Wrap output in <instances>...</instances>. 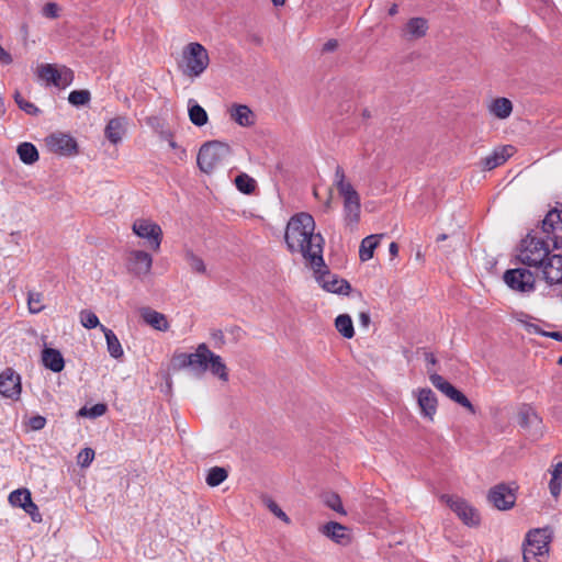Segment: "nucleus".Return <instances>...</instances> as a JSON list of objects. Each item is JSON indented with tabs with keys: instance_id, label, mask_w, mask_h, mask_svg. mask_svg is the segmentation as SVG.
Here are the masks:
<instances>
[{
	"instance_id": "23",
	"label": "nucleus",
	"mask_w": 562,
	"mask_h": 562,
	"mask_svg": "<svg viewBox=\"0 0 562 562\" xmlns=\"http://www.w3.org/2000/svg\"><path fill=\"white\" fill-rule=\"evenodd\" d=\"M142 318L144 322L148 325H150L153 328L160 330V331H167L169 328V323L166 318V316L155 310H151L149 307L142 308L140 311Z\"/></svg>"
},
{
	"instance_id": "62",
	"label": "nucleus",
	"mask_w": 562,
	"mask_h": 562,
	"mask_svg": "<svg viewBox=\"0 0 562 562\" xmlns=\"http://www.w3.org/2000/svg\"><path fill=\"white\" fill-rule=\"evenodd\" d=\"M389 251H390L392 257L397 256V254H398V245L396 243L392 241L390 244Z\"/></svg>"
},
{
	"instance_id": "32",
	"label": "nucleus",
	"mask_w": 562,
	"mask_h": 562,
	"mask_svg": "<svg viewBox=\"0 0 562 562\" xmlns=\"http://www.w3.org/2000/svg\"><path fill=\"white\" fill-rule=\"evenodd\" d=\"M207 370H210L212 372V374L217 376L221 381H224V382L228 381L227 367L224 363L221 356L215 355L213 352V356H211V358L209 360V369Z\"/></svg>"
},
{
	"instance_id": "61",
	"label": "nucleus",
	"mask_w": 562,
	"mask_h": 562,
	"mask_svg": "<svg viewBox=\"0 0 562 562\" xmlns=\"http://www.w3.org/2000/svg\"><path fill=\"white\" fill-rule=\"evenodd\" d=\"M527 330L529 333H535V334H539L542 336V333H546L544 330H542L538 325H535V324H527Z\"/></svg>"
},
{
	"instance_id": "22",
	"label": "nucleus",
	"mask_w": 562,
	"mask_h": 562,
	"mask_svg": "<svg viewBox=\"0 0 562 562\" xmlns=\"http://www.w3.org/2000/svg\"><path fill=\"white\" fill-rule=\"evenodd\" d=\"M42 362L45 368L55 373L63 371L65 361L59 350L53 348H45L42 351Z\"/></svg>"
},
{
	"instance_id": "10",
	"label": "nucleus",
	"mask_w": 562,
	"mask_h": 562,
	"mask_svg": "<svg viewBox=\"0 0 562 562\" xmlns=\"http://www.w3.org/2000/svg\"><path fill=\"white\" fill-rule=\"evenodd\" d=\"M48 149L60 156H75L78 154L76 139L65 133H53L46 138Z\"/></svg>"
},
{
	"instance_id": "42",
	"label": "nucleus",
	"mask_w": 562,
	"mask_h": 562,
	"mask_svg": "<svg viewBox=\"0 0 562 562\" xmlns=\"http://www.w3.org/2000/svg\"><path fill=\"white\" fill-rule=\"evenodd\" d=\"M14 101L29 115H37L41 112L34 103L26 101L18 91L14 93Z\"/></svg>"
},
{
	"instance_id": "64",
	"label": "nucleus",
	"mask_w": 562,
	"mask_h": 562,
	"mask_svg": "<svg viewBox=\"0 0 562 562\" xmlns=\"http://www.w3.org/2000/svg\"><path fill=\"white\" fill-rule=\"evenodd\" d=\"M397 12H398L397 4H395V3H394V4L389 9V14H390V15H395V14H397Z\"/></svg>"
},
{
	"instance_id": "3",
	"label": "nucleus",
	"mask_w": 562,
	"mask_h": 562,
	"mask_svg": "<svg viewBox=\"0 0 562 562\" xmlns=\"http://www.w3.org/2000/svg\"><path fill=\"white\" fill-rule=\"evenodd\" d=\"M334 186L344 200V215L347 226L356 227L360 221V195L353 186L346 179L345 170L337 165L334 175Z\"/></svg>"
},
{
	"instance_id": "48",
	"label": "nucleus",
	"mask_w": 562,
	"mask_h": 562,
	"mask_svg": "<svg viewBox=\"0 0 562 562\" xmlns=\"http://www.w3.org/2000/svg\"><path fill=\"white\" fill-rule=\"evenodd\" d=\"M266 505L269 508V510L283 522L288 525L291 524V519L289 518V516L279 507V505L274 501L268 499L266 502Z\"/></svg>"
},
{
	"instance_id": "28",
	"label": "nucleus",
	"mask_w": 562,
	"mask_h": 562,
	"mask_svg": "<svg viewBox=\"0 0 562 562\" xmlns=\"http://www.w3.org/2000/svg\"><path fill=\"white\" fill-rule=\"evenodd\" d=\"M518 424L525 429L539 426L541 419L535 409L528 405L522 406L518 412Z\"/></svg>"
},
{
	"instance_id": "53",
	"label": "nucleus",
	"mask_w": 562,
	"mask_h": 562,
	"mask_svg": "<svg viewBox=\"0 0 562 562\" xmlns=\"http://www.w3.org/2000/svg\"><path fill=\"white\" fill-rule=\"evenodd\" d=\"M59 8L56 3L54 2H48L46 3L43 9H42V13L44 16L48 18V19H56L58 18L59 15Z\"/></svg>"
},
{
	"instance_id": "44",
	"label": "nucleus",
	"mask_w": 562,
	"mask_h": 562,
	"mask_svg": "<svg viewBox=\"0 0 562 562\" xmlns=\"http://www.w3.org/2000/svg\"><path fill=\"white\" fill-rule=\"evenodd\" d=\"M43 295L38 292H29L27 305L32 314H37L43 311L44 305L42 304Z\"/></svg>"
},
{
	"instance_id": "8",
	"label": "nucleus",
	"mask_w": 562,
	"mask_h": 562,
	"mask_svg": "<svg viewBox=\"0 0 562 562\" xmlns=\"http://www.w3.org/2000/svg\"><path fill=\"white\" fill-rule=\"evenodd\" d=\"M503 279L505 283L515 291L525 293L535 290L536 279L533 273L528 269H509L504 273Z\"/></svg>"
},
{
	"instance_id": "17",
	"label": "nucleus",
	"mask_w": 562,
	"mask_h": 562,
	"mask_svg": "<svg viewBox=\"0 0 562 562\" xmlns=\"http://www.w3.org/2000/svg\"><path fill=\"white\" fill-rule=\"evenodd\" d=\"M428 29V21L425 18H412L403 27L402 36L408 41L419 40L427 34Z\"/></svg>"
},
{
	"instance_id": "58",
	"label": "nucleus",
	"mask_w": 562,
	"mask_h": 562,
	"mask_svg": "<svg viewBox=\"0 0 562 562\" xmlns=\"http://www.w3.org/2000/svg\"><path fill=\"white\" fill-rule=\"evenodd\" d=\"M359 322H360L361 326H363V327H368V326H369V324H370V322H371V318H370L369 313H367V312H361V313L359 314Z\"/></svg>"
},
{
	"instance_id": "26",
	"label": "nucleus",
	"mask_w": 562,
	"mask_h": 562,
	"mask_svg": "<svg viewBox=\"0 0 562 562\" xmlns=\"http://www.w3.org/2000/svg\"><path fill=\"white\" fill-rule=\"evenodd\" d=\"M561 207L550 210L541 222L542 232H555L562 229V203Z\"/></svg>"
},
{
	"instance_id": "33",
	"label": "nucleus",
	"mask_w": 562,
	"mask_h": 562,
	"mask_svg": "<svg viewBox=\"0 0 562 562\" xmlns=\"http://www.w3.org/2000/svg\"><path fill=\"white\" fill-rule=\"evenodd\" d=\"M335 327L338 333L347 339L355 336L352 319L348 314L338 315L335 319Z\"/></svg>"
},
{
	"instance_id": "29",
	"label": "nucleus",
	"mask_w": 562,
	"mask_h": 562,
	"mask_svg": "<svg viewBox=\"0 0 562 562\" xmlns=\"http://www.w3.org/2000/svg\"><path fill=\"white\" fill-rule=\"evenodd\" d=\"M383 235H370L362 239L359 257L361 261H368L373 257L374 249L378 247L380 239Z\"/></svg>"
},
{
	"instance_id": "41",
	"label": "nucleus",
	"mask_w": 562,
	"mask_h": 562,
	"mask_svg": "<svg viewBox=\"0 0 562 562\" xmlns=\"http://www.w3.org/2000/svg\"><path fill=\"white\" fill-rule=\"evenodd\" d=\"M79 317L81 325L87 329L101 326L98 316L89 310H82L79 314Z\"/></svg>"
},
{
	"instance_id": "47",
	"label": "nucleus",
	"mask_w": 562,
	"mask_h": 562,
	"mask_svg": "<svg viewBox=\"0 0 562 562\" xmlns=\"http://www.w3.org/2000/svg\"><path fill=\"white\" fill-rule=\"evenodd\" d=\"M58 75L59 77L56 79V87H66L70 85L74 79L72 70L67 67H63L60 70H58Z\"/></svg>"
},
{
	"instance_id": "39",
	"label": "nucleus",
	"mask_w": 562,
	"mask_h": 562,
	"mask_svg": "<svg viewBox=\"0 0 562 562\" xmlns=\"http://www.w3.org/2000/svg\"><path fill=\"white\" fill-rule=\"evenodd\" d=\"M38 77L47 82L57 83L58 69L50 64L42 65L38 68Z\"/></svg>"
},
{
	"instance_id": "46",
	"label": "nucleus",
	"mask_w": 562,
	"mask_h": 562,
	"mask_svg": "<svg viewBox=\"0 0 562 562\" xmlns=\"http://www.w3.org/2000/svg\"><path fill=\"white\" fill-rule=\"evenodd\" d=\"M94 459V450L91 448L82 449L77 458V462L81 468H88Z\"/></svg>"
},
{
	"instance_id": "37",
	"label": "nucleus",
	"mask_w": 562,
	"mask_h": 562,
	"mask_svg": "<svg viewBox=\"0 0 562 562\" xmlns=\"http://www.w3.org/2000/svg\"><path fill=\"white\" fill-rule=\"evenodd\" d=\"M228 476V472L221 467H214L209 470L206 483L209 486L215 487L222 484Z\"/></svg>"
},
{
	"instance_id": "52",
	"label": "nucleus",
	"mask_w": 562,
	"mask_h": 562,
	"mask_svg": "<svg viewBox=\"0 0 562 562\" xmlns=\"http://www.w3.org/2000/svg\"><path fill=\"white\" fill-rule=\"evenodd\" d=\"M27 425L34 431L41 430L46 425V418L42 415L32 416L29 418Z\"/></svg>"
},
{
	"instance_id": "2",
	"label": "nucleus",
	"mask_w": 562,
	"mask_h": 562,
	"mask_svg": "<svg viewBox=\"0 0 562 562\" xmlns=\"http://www.w3.org/2000/svg\"><path fill=\"white\" fill-rule=\"evenodd\" d=\"M554 531L550 526L530 529L521 546L524 562H549Z\"/></svg>"
},
{
	"instance_id": "34",
	"label": "nucleus",
	"mask_w": 562,
	"mask_h": 562,
	"mask_svg": "<svg viewBox=\"0 0 562 562\" xmlns=\"http://www.w3.org/2000/svg\"><path fill=\"white\" fill-rule=\"evenodd\" d=\"M190 100L189 117L195 126H203L207 123L209 116L206 111L198 103H192Z\"/></svg>"
},
{
	"instance_id": "4",
	"label": "nucleus",
	"mask_w": 562,
	"mask_h": 562,
	"mask_svg": "<svg viewBox=\"0 0 562 562\" xmlns=\"http://www.w3.org/2000/svg\"><path fill=\"white\" fill-rule=\"evenodd\" d=\"M232 149L228 144L220 140L204 143L198 154L196 164L204 173H212L224 165L231 157Z\"/></svg>"
},
{
	"instance_id": "14",
	"label": "nucleus",
	"mask_w": 562,
	"mask_h": 562,
	"mask_svg": "<svg viewBox=\"0 0 562 562\" xmlns=\"http://www.w3.org/2000/svg\"><path fill=\"white\" fill-rule=\"evenodd\" d=\"M153 266L151 256L143 250H132L127 256V269L136 277L147 276Z\"/></svg>"
},
{
	"instance_id": "54",
	"label": "nucleus",
	"mask_w": 562,
	"mask_h": 562,
	"mask_svg": "<svg viewBox=\"0 0 562 562\" xmlns=\"http://www.w3.org/2000/svg\"><path fill=\"white\" fill-rule=\"evenodd\" d=\"M561 488H562V482L555 481L552 479L550 480L549 490H550V493L552 494V496L558 497L561 493Z\"/></svg>"
},
{
	"instance_id": "21",
	"label": "nucleus",
	"mask_w": 562,
	"mask_h": 562,
	"mask_svg": "<svg viewBox=\"0 0 562 562\" xmlns=\"http://www.w3.org/2000/svg\"><path fill=\"white\" fill-rule=\"evenodd\" d=\"M513 151L514 147L510 145L495 149L491 155L482 160L484 169L492 170L503 165L513 155Z\"/></svg>"
},
{
	"instance_id": "43",
	"label": "nucleus",
	"mask_w": 562,
	"mask_h": 562,
	"mask_svg": "<svg viewBox=\"0 0 562 562\" xmlns=\"http://www.w3.org/2000/svg\"><path fill=\"white\" fill-rule=\"evenodd\" d=\"M68 101L75 106L85 105L90 101V92L88 90H74L69 93Z\"/></svg>"
},
{
	"instance_id": "27",
	"label": "nucleus",
	"mask_w": 562,
	"mask_h": 562,
	"mask_svg": "<svg viewBox=\"0 0 562 562\" xmlns=\"http://www.w3.org/2000/svg\"><path fill=\"white\" fill-rule=\"evenodd\" d=\"M100 329L104 334V337L106 340V348H108L110 356L114 359L122 358L124 355V351H123L122 345H121L117 336L114 334V331L106 328L104 325H101Z\"/></svg>"
},
{
	"instance_id": "45",
	"label": "nucleus",
	"mask_w": 562,
	"mask_h": 562,
	"mask_svg": "<svg viewBox=\"0 0 562 562\" xmlns=\"http://www.w3.org/2000/svg\"><path fill=\"white\" fill-rule=\"evenodd\" d=\"M324 502L326 506L330 509L337 512L338 514L346 515V510L344 509L341 498L336 493H329L325 496Z\"/></svg>"
},
{
	"instance_id": "24",
	"label": "nucleus",
	"mask_w": 562,
	"mask_h": 562,
	"mask_svg": "<svg viewBox=\"0 0 562 562\" xmlns=\"http://www.w3.org/2000/svg\"><path fill=\"white\" fill-rule=\"evenodd\" d=\"M231 119L238 125L248 127L254 124V114L249 106L244 104H234L229 109Z\"/></svg>"
},
{
	"instance_id": "7",
	"label": "nucleus",
	"mask_w": 562,
	"mask_h": 562,
	"mask_svg": "<svg viewBox=\"0 0 562 562\" xmlns=\"http://www.w3.org/2000/svg\"><path fill=\"white\" fill-rule=\"evenodd\" d=\"M429 380L431 384L448 398L464 407L471 414L476 413L475 407L472 405L469 398L461 391L456 389L450 382L445 380L443 376L438 373H431L429 374Z\"/></svg>"
},
{
	"instance_id": "40",
	"label": "nucleus",
	"mask_w": 562,
	"mask_h": 562,
	"mask_svg": "<svg viewBox=\"0 0 562 562\" xmlns=\"http://www.w3.org/2000/svg\"><path fill=\"white\" fill-rule=\"evenodd\" d=\"M106 412V405L98 403L92 407L83 406L79 409L78 415L82 417L97 418L104 415Z\"/></svg>"
},
{
	"instance_id": "9",
	"label": "nucleus",
	"mask_w": 562,
	"mask_h": 562,
	"mask_svg": "<svg viewBox=\"0 0 562 562\" xmlns=\"http://www.w3.org/2000/svg\"><path fill=\"white\" fill-rule=\"evenodd\" d=\"M516 488L505 483L493 486L487 494L488 502L499 510H508L515 506Z\"/></svg>"
},
{
	"instance_id": "59",
	"label": "nucleus",
	"mask_w": 562,
	"mask_h": 562,
	"mask_svg": "<svg viewBox=\"0 0 562 562\" xmlns=\"http://www.w3.org/2000/svg\"><path fill=\"white\" fill-rule=\"evenodd\" d=\"M338 43L336 40H329L324 44L323 50L333 52L337 48Z\"/></svg>"
},
{
	"instance_id": "19",
	"label": "nucleus",
	"mask_w": 562,
	"mask_h": 562,
	"mask_svg": "<svg viewBox=\"0 0 562 562\" xmlns=\"http://www.w3.org/2000/svg\"><path fill=\"white\" fill-rule=\"evenodd\" d=\"M128 120L125 116H116L111 119L105 128L104 135L112 144L116 145L123 138L127 130Z\"/></svg>"
},
{
	"instance_id": "56",
	"label": "nucleus",
	"mask_w": 562,
	"mask_h": 562,
	"mask_svg": "<svg viewBox=\"0 0 562 562\" xmlns=\"http://www.w3.org/2000/svg\"><path fill=\"white\" fill-rule=\"evenodd\" d=\"M552 480L562 482V462H559L554 465V469L551 472Z\"/></svg>"
},
{
	"instance_id": "60",
	"label": "nucleus",
	"mask_w": 562,
	"mask_h": 562,
	"mask_svg": "<svg viewBox=\"0 0 562 562\" xmlns=\"http://www.w3.org/2000/svg\"><path fill=\"white\" fill-rule=\"evenodd\" d=\"M542 336L550 337L558 341H562V334L560 331H546V333H542Z\"/></svg>"
},
{
	"instance_id": "57",
	"label": "nucleus",
	"mask_w": 562,
	"mask_h": 562,
	"mask_svg": "<svg viewBox=\"0 0 562 562\" xmlns=\"http://www.w3.org/2000/svg\"><path fill=\"white\" fill-rule=\"evenodd\" d=\"M0 61L4 65L12 63L11 55L0 45Z\"/></svg>"
},
{
	"instance_id": "5",
	"label": "nucleus",
	"mask_w": 562,
	"mask_h": 562,
	"mask_svg": "<svg viewBox=\"0 0 562 562\" xmlns=\"http://www.w3.org/2000/svg\"><path fill=\"white\" fill-rule=\"evenodd\" d=\"M550 256L548 244L528 234L520 243L518 259L528 267L539 268Z\"/></svg>"
},
{
	"instance_id": "63",
	"label": "nucleus",
	"mask_w": 562,
	"mask_h": 562,
	"mask_svg": "<svg viewBox=\"0 0 562 562\" xmlns=\"http://www.w3.org/2000/svg\"><path fill=\"white\" fill-rule=\"evenodd\" d=\"M426 361L430 364H436L437 360L432 353H426Z\"/></svg>"
},
{
	"instance_id": "20",
	"label": "nucleus",
	"mask_w": 562,
	"mask_h": 562,
	"mask_svg": "<svg viewBox=\"0 0 562 562\" xmlns=\"http://www.w3.org/2000/svg\"><path fill=\"white\" fill-rule=\"evenodd\" d=\"M321 532L340 546L350 543L348 529L339 522L329 521L321 527Z\"/></svg>"
},
{
	"instance_id": "25",
	"label": "nucleus",
	"mask_w": 562,
	"mask_h": 562,
	"mask_svg": "<svg viewBox=\"0 0 562 562\" xmlns=\"http://www.w3.org/2000/svg\"><path fill=\"white\" fill-rule=\"evenodd\" d=\"M211 356H213V352L205 344L199 345L195 352L191 353V368L193 370H199L202 373L205 372L209 369V360Z\"/></svg>"
},
{
	"instance_id": "36",
	"label": "nucleus",
	"mask_w": 562,
	"mask_h": 562,
	"mask_svg": "<svg viewBox=\"0 0 562 562\" xmlns=\"http://www.w3.org/2000/svg\"><path fill=\"white\" fill-rule=\"evenodd\" d=\"M235 186L244 194H251L255 192L257 183L254 178L247 173H240L235 178Z\"/></svg>"
},
{
	"instance_id": "13",
	"label": "nucleus",
	"mask_w": 562,
	"mask_h": 562,
	"mask_svg": "<svg viewBox=\"0 0 562 562\" xmlns=\"http://www.w3.org/2000/svg\"><path fill=\"white\" fill-rule=\"evenodd\" d=\"M21 390V376L12 368H7L0 373V394L2 396L18 400Z\"/></svg>"
},
{
	"instance_id": "55",
	"label": "nucleus",
	"mask_w": 562,
	"mask_h": 562,
	"mask_svg": "<svg viewBox=\"0 0 562 562\" xmlns=\"http://www.w3.org/2000/svg\"><path fill=\"white\" fill-rule=\"evenodd\" d=\"M168 143H169V146L172 148V149H177L178 150V157L182 160L187 157V151L186 149L183 148H180L178 146V144L172 139L171 135H169V139H168Z\"/></svg>"
},
{
	"instance_id": "49",
	"label": "nucleus",
	"mask_w": 562,
	"mask_h": 562,
	"mask_svg": "<svg viewBox=\"0 0 562 562\" xmlns=\"http://www.w3.org/2000/svg\"><path fill=\"white\" fill-rule=\"evenodd\" d=\"M173 364L178 369H183L187 367H191L192 364V358L191 353H179L173 357Z\"/></svg>"
},
{
	"instance_id": "35",
	"label": "nucleus",
	"mask_w": 562,
	"mask_h": 562,
	"mask_svg": "<svg viewBox=\"0 0 562 562\" xmlns=\"http://www.w3.org/2000/svg\"><path fill=\"white\" fill-rule=\"evenodd\" d=\"M8 501L13 507L23 509L32 501L31 492L27 488H18L10 493Z\"/></svg>"
},
{
	"instance_id": "30",
	"label": "nucleus",
	"mask_w": 562,
	"mask_h": 562,
	"mask_svg": "<svg viewBox=\"0 0 562 562\" xmlns=\"http://www.w3.org/2000/svg\"><path fill=\"white\" fill-rule=\"evenodd\" d=\"M490 111L498 119H506L513 111L512 101L507 98H497L491 103Z\"/></svg>"
},
{
	"instance_id": "6",
	"label": "nucleus",
	"mask_w": 562,
	"mask_h": 562,
	"mask_svg": "<svg viewBox=\"0 0 562 562\" xmlns=\"http://www.w3.org/2000/svg\"><path fill=\"white\" fill-rule=\"evenodd\" d=\"M182 72L189 77H200L209 67L210 57L206 48L196 42L189 43L182 50Z\"/></svg>"
},
{
	"instance_id": "1",
	"label": "nucleus",
	"mask_w": 562,
	"mask_h": 562,
	"mask_svg": "<svg viewBox=\"0 0 562 562\" xmlns=\"http://www.w3.org/2000/svg\"><path fill=\"white\" fill-rule=\"evenodd\" d=\"M315 226L311 214L297 213L286 224L284 241L291 254H301L314 272H319L321 268H326L323 258L325 240L321 233H315Z\"/></svg>"
},
{
	"instance_id": "18",
	"label": "nucleus",
	"mask_w": 562,
	"mask_h": 562,
	"mask_svg": "<svg viewBox=\"0 0 562 562\" xmlns=\"http://www.w3.org/2000/svg\"><path fill=\"white\" fill-rule=\"evenodd\" d=\"M417 403L424 417L432 420L437 412V396L428 387L418 391Z\"/></svg>"
},
{
	"instance_id": "51",
	"label": "nucleus",
	"mask_w": 562,
	"mask_h": 562,
	"mask_svg": "<svg viewBox=\"0 0 562 562\" xmlns=\"http://www.w3.org/2000/svg\"><path fill=\"white\" fill-rule=\"evenodd\" d=\"M548 239H550L553 244V249L562 250V229H557L555 232H543Z\"/></svg>"
},
{
	"instance_id": "38",
	"label": "nucleus",
	"mask_w": 562,
	"mask_h": 562,
	"mask_svg": "<svg viewBox=\"0 0 562 562\" xmlns=\"http://www.w3.org/2000/svg\"><path fill=\"white\" fill-rule=\"evenodd\" d=\"M186 260H187L190 269L193 272L200 273V274L205 273L206 267H205V263H204V261H203V259L201 257L196 256L192 251H187Z\"/></svg>"
},
{
	"instance_id": "31",
	"label": "nucleus",
	"mask_w": 562,
	"mask_h": 562,
	"mask_svg": "<svg viewBox=\"0 0 562 562\" xmlns=\"http://www.w3.org/2000/svg\"><path fill=\"white\" fill-rule=\"evenodd\" d=\"M16 151L21 161H23L26 165H32L36 162L40 158L37 148L32 143L29 142L20 144L18 146Z\"/></svg>"
},
{
	"instance_id": "16",
	"label": "nucleus",
	"mask_w": 562,
	"mask_h": 562,
	"mask_svg": "<svg viewBox=\"0 0 562 562\" xmlns=\"http://www.w3.org/2000/svg\"><path fill=\"white\" fill-rule=\"evenodd\" d=\"M319 269V272H315L316 279L322 288L328 292L337 294H348L350 284L344 279H338L331 274L328 270Z\"/></svg>"
},
{
	"instance_id": "11",
	"label": "nucleus",
	"mask_w": 562,
	"mask_h": 562,
	"mask_svg": "<svg viewBox=\"0 0 562 562\" xmlns=\"http://www.w3.org/2000/svg\"><path fill=\"white\" fill-rule=\"evenodd\" d=\"M133 232L138 237L147 239L153 250H159L162 239V231L158 224L149 220H137L133 224Z\"/></svg>"
},
{
	"instance_id": "50",
	"label": "nucleus",
	"mask_w": 562,
	"mask_h": 562,
	"mask_svg": "<svg viewBox=\"0 0 562 562\" xmlns=\"http://www.w3.org/2000/svg\"><path fill=\"white\" fill-rule=\"evenodd\" d=\"M23 510L29 514L34 522H41L42 521V515L40 513V509L33 501L26 504V507H23Z\"/></svg>"
},
{
	"instance_id": "12",
	"label": "nucleus",
	"mask_w": 562,
	"mask_h": 562,
	"mask_svg": "<svg viewBox=\"0 0 562 562\" xmlns=\"http://www.w3.org/2000/svg\"><path fill=\"white\" fill-rule=\"evenodd\" d=\"M449 507L458 515V517L468 526H476L480 524V515L468 502L459 497L445 495Z\"/></svg>"
},
{
	"instance_id": "15",
	"label": "nucleus",
	"mask_w": 562,
	"mask_h": 562,
	"mask_svg": "<svg viewBox=\"0 0 562 562\" xmlns=\"http://www.w3.org/2000/svg\"><path fill=\"white\" fill-rule=\"evenodd\" d=\"M538 269L548 284L562 283V255H550Z\"/></svg>"
}]
</instances>
